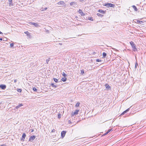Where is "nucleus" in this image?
Listing matches in <instances>:
<instances>
[{"instance_id": "obj_41", "label": "nucleus", "mask_w": 146, "mask_h": 146, "mask_svg": "<svg viewBox=\"0 0 146 146\" xmlns=\"http://www.w3.org/2000/svg\"><path fill=\"white\" fill-rule=\"evenodd\" d=\"M33 131H34L33 129H31V132H33Z\"/></svg>"}, {"instance_id": "obj_45", "label": "nucleus", "mask_w": 146, "mask_h": 146, "mask_svg": "<svg viewBox=\"0 0 146 146\" xmlns=\"http://www.w3.org/2000/svg\"><path fill=\"white\" fill-rule=\"evenodd\" d=\"M1 104V103H0V104Z\"/></svg>"}, {"instance_id": "obj_5", "label": "nucleus", "mask_w": 146, "mask_h": 146, "mask_svg": "<svg viewBox=\"0 0 146 146\" xmlns=\"http://www.w3.org/2000/svg\"><path fill=\"white\" fill-rule=\"evenodd\" d=\"M66 132L65 131H62L61 133V136L62 138L64 137L65 135Z\"/></svg>"}, {"instance_id": "obj_8", "label": "nucleus", "mask_w": 146, "mask_h": 146, "mask_svg": "<svg viewBox=\"0 0 146 146\" xmlns=\"http://www.w3.org/2000/svg\"><path fill=\"white\" fill-rule=\"evenodd\" d=\"M0 88L3 90H4L6 88V86L5 85H0Z\"/></svg>"}, {"instance_id": "obj_40", "label": "nucleus", "mask_w": 146, "mask_h": 146, "mask_svg": "<svg viewBox=\"0 0 146 146\" xmlns=\"http://www.w3.org/2000/svg\"><path fill=\"white\" fill-rule=\"evenodd\" d=\"M3 39V38H0V40H2Z\"/></svg>"}, {"instance_id": "obj_14", "label": "nucleus", "mask_w": 146, "mask_h": 146, "mask_svg": "<svg viewBox=\"0 0 146 146\" xmlns=\"http://www.w3.org/2000/svg\"><path fill=\"white\" fill-rule=\"evenodd\" d=\"M132 7L133 8L135 11H138L135 5H133L132 6Z\"/></svg>"}, {"instance_id": "obj_4", "label": "nucleus", "mask_w": 146, "mask_h": 146, "mask_svg": "<svg viewBox=\"0 0 146 146\" xmlns=\"http://www.w3.org/2000/svg\"><path fill=\"white\" fill-rule=\"evenodd\" d=\"M70 5L71 6H72V5L74 6V7H76L77 6V2H72L70 3Z\"/></svg>"}, {"instance_id": "obj_36", "label": "nucleus", "mask_w": 146, "mask_h": 146, "mask_svg": "<svg viewBox=\"0 0 146 146\" xmlns=\"http://www.w3.org/2000/svg\"><path fill=\"white\" fill-rule=\"evenodd\" d=\"M55 131V130L54 129H53L52 130L51 132L52 133L54 132Z\"/></svg>"}, {"instance_id": "obj_12", "label": "nucleus", "mask_w": 146, "mask_h": 146, "mask_svg": "<svg viewBox=\"0 0 146 146\" xmlns=\"http://www.w3.org/2000/svg\"><path fill=\"white\" fill-rule=\"evenodd\" d=\"M129 110V108L127 109L126 110L124 111L121 114V115H122L127 113V112H128Z\"/></svg>"}, {"instance_id": "obj_30", "label": "nucleus", "mask_w": 146, "mask_h": 146, "mask_svg": "<svg viewBox=\"0 0 146 146\" xmlns=\"http://www.w3.org/2000/svg\"><path fill=\"white\" fill-rule=\"evenodd\" d=\"M33 89L34 91H36L37 90V89L35 87H33Z\"/></svg>"}, {"instance_id": "obj_10", "label": "nucleus", "mask_w": 146, "mask_h": 146, "mask_svg": "<svg viewBox=\"0 0 146 146\" xmlns=\"http://www.w3.org/2000/svg\"><path fill=\"white\" fill-rule=\"evenodd\" d=\"M79 110H76L75 111V112H74L73 114H72V116H73L75 115H77L78 113Z\"/></svg>"}, {"instance_id": "obj_43", "label": "nucleus", "mask_w": 146, "mask_h": 146, "mask_svg": "<svg viewBox=\"0 0 146 146\" xmlns=\"http://www.w3.org/2000/svg\"><path fill=\"white\" fill-rule=\"evenodd\" d=\"M0 34H3V33H2L0 31Z\"/></svg>"}, {"instance_id": "obj_26", "label": "nucleus", "mask_w": 146, "mask_h": 146, "mask_svg": "<svg viewBox=\"0 0 146 146\" xmlns=\"http://www.w3.org/2000/svg\"><path fill=\"white\" fill-rule=\"evenodd\" d=\"M80 103H79V102H78V103H77L76 105V107H78L79 106V105H80Z\"/></svg>"}, {"instance_id": "obj_17", "label": "nucleus", "mask_w": 146, "mask_h": 146, "mask_svg": "<svg viewBox=\"0 0 146 146\" xmlns=\"http://www.w3.org/2000/svg\"><path fill=\"white\" fill-rule=\"evenodd\" d=\"M79 13L80 14L82 15H84V13H83L82 11L80 9L79 10Z\"/></svg>"}, {"instance_id": "obj_42", "label": "nucleus", "mask_w": 146, "mask_h": 146, "mask_svg": "<svg viewBox=\"0 0 146 146\" xmlns=\"http://www.w3.org/2000/svg\"><path fill=\"white\" fill-rule=\"evenodd\" d=\"M90 20H92V21L93 20L92 19V18H91L90 19Z\"/></svg>"}, {"instance_id": "obj_28", "label": "nucleus", "mask_w": 146, "mask_h": 146, "mask_svg": "<svg viewBox=\"0 0 146 146\" xmlns=\"http://www.w3.org/2000/svg\"><path fill=\"white\" fill-rule=\"evenodd\" d=\"M13 46H14V43H12L10 44V46L11 47H13Z\"/></svg>"}, {"instance_id": "obj_27", "label": "nucleus", "mask_w": 146, "mask_h": 146, "mask_svg": "<svg viewBox=\"0 0 146 146\" xmlns=\"http://www.w3.org/2000/svg\"><path fill=\"white\" fill-rule=\"evenodd\" d=\"M62 75L64 77H65L67 76V75L64 72L62 73Z\"/></svg>"}, {"instance_id": "obj_29", "label": "nucleus", "mask_w": 146, "mask_h": 146, "mask_svg": "<svg viewBox=\"0 0 146 146\" xmlns=\"http://www.w3.org/2000/svg\"><path fill=\"white\" fill-rule=\"evenodd\" d=\"M81 74H84V70L83 69L82 70H81Z\"/></svg>"}, {"instance_id": "obj_7", "label": "nucleus", "mask_w": 146, "mask_h": 146, "mask_svg": "<svg viewBox=\"0 0 146 146\" xmlns=\"http://www.w3.org/2000/svg\"><path fill=\"white\" fill-rule=\"evenodd\" d=\"M65 3L64 1H60L58 2L57 4L58 5H65Z\"/></svg>"}, {"instance_id": "obj_35", "label": "nucleus", "mask_w": 146, "mask_h": 146, "mask_svg": "<svg viewBox=\"0 0 146 146\" xmlns=\"http://www.w3.org/2000/svg\"><path fill=\"white\" fill-rule=\"evenodd\" d=\"M47 9V7H45V8H44V9H42V11H45Z\"/></svg>"}, {"instance_id": "obj_15", "label": "nucleus", "mask_w": 146, "mask_h": 146, "mask_svg": "<svg viewBox=\"0 0 146 146\" xmlns=\"http://www.w3.org/2000/svg\"><path fill=\"white\" fill-rule=\"evenodd\" d=\"M23 106V105L22 104H19V105H18L17 106H16L15 107V108L17 109L19 108L20 107L22 106Z\"/></svg>"}, {"instance_id": "obj_6", "label": "nucleus", "mask_w": 146, "mask_h": 146, "mask_svg": "<svg viewBox=\"0 0 146 146\" xmlns=\"http://www.w3.org/2000/svg\"><path fill=\"white\" fill-rule=\"evenodd\" d=\"M26 136V134L25 133H23V134L22 138H21V140H22L23 141H24Z\"/></svg>"}, {"instance_id": "obj_16", "label": "nucleus", "mask_w": 146, "mask_h": 146, "mask_svg": "<svg viewBox=\"0 0 146 146\" xmlns=\"http://www.w3.org/2000/svg\"><path fill=\"white\" fill-rule=\"evenodd\" d=\"M105 87H106V88L108 90L109 89V88H110V86L108 85V84H106L105 85Z\"/></svg>"}, {"instance_id": "obj_1", "label": "nucleus", "mask_w": 146, "mask_h": 146, "mask_svg": "<svg viewBox=\"0 0 146 146\" xmlns=\"http://www.w3.org/2000/svg\"><path fill=\"white\" fill-rule=\"evenodd\" d=\"M130 43L131 46L132 48L133 49V50L134 51L136 50H137V49L136 48L134 42L132 41H131L130 42Z\"/></svg>"}, {"instance_id": "obj_39", "label": "nucleus", "mask_w": 146, "mask_h": 146, "mask_svg": "<svg viewBox=\"0 0 146 146\" xmlns=\"http://www.w3.org/2000/svg\"><path fill=\"white\" fill-rule=\"evenodd\" d=\"M0 146H6V145L5 144H3L1 145Z\"/></svg>"}, {"instance_id": "obj_11", "label": "nucleus", "mask_w": 146, "mask_h": 146, "mask_svg": "<svg viewBox=\"0 0 146 146\" xmlns=\"http://www.w3.org/2000/svg\"><path fill=\"white\" fill-rule=\"evenodd\" d=\"M31 23L32 25L35 26L36 27H37L39 26L37 23Z\"/></svg>"}, {"instance_id": "obj_9", "label": "nucleus", "mask_w": 146, "mask_h": 146, "mask_svg": "<svg viewBox=\"0 0 146 146\" xmlns=\"http://www.w3.org/2000/svg\"><path fill=\"white\" fill-rule=\"evenodd\" d=\"M9 2V6H13V1L12 0H9L8 1Z\"/></svg>"}, {"instance_id": "obj_20", "label": "nucleus", "mask_w": 146, "mask_h": 146, "mask_svg": "<svg viewBox=\"0 0 146 146\" xmlns=\"http://www.w3.org/2000/svg\"><path fill=\"white\" fill-rule=\"evenodd\" d=\"M137 23H139L141 24H143V22L141 21H140L139 20H137Z\"/></svg>"}, {"instance_id": "obj_34", "label": "nucleus", "mask_w": 146, "mask_h": 146, "mask_svg": "<svg viewBox=\"0 0 146 146\" xmlns=\"http://www.w3.org/2000/svg\"><path fill=\"white\" fill-rule=\"evenodd\" d=\"M137 66H138V64L137 63V62H136L135 64V68H137Z\"/></svg>"}, {"instance_id": "obj_31", "label": "nucleus", "mask_w": 146, "mask_h": 146, "mask_svg": "<svg viewBox=\"0 0 146 146\" xmlns=\"http://www.w3.org/2000/svg\"><path fill=\"white\" fill-rule=\"evenodd\" d=\"M60 117H61V115H60V114H59L58 115V118L59 119V118H60Z\"/></svg>"}, {"instance_id": "obj_3", "label": "nucleus", "mask_w": 146, "mask_h": 146, "mask_svg": "<svg viewBox=\"0 0 146 146\" xmlns=\"http://www.w3.org/2000/svg\"><path fill=\"white\" fill-rule=\"evenodd\" d=\"M35 138V136L34 135L31 136H30L29 139V141H33L34 140Z\"/></svg>"}, {"instance_id": "obj_32", "label": "nucleus", "mask_w": 146, "mask_h": 146, "mask_svg": "<svg viewBox=\"0 0 146 146\" xmlns=\"http://www.w3.org/2000/svg\"><path fill=\"white\" fill-rule=\"evenodd\" d=\"M22 90L21 89H19L17 90V91L19 92H21Z\"/></svg>"}, {"instance_id": "obj_33", "label": "nucleus", "mask_w": 146, "mask_h": 146, "mask_svg": "<svg viewBox=\"0 0 146 146\" xmlns=\"http://www.w3.org/2000/svg\"><path fill=\"white\" fill-rule=\"evenodd\" d=\"M96 62H100L101 61V60H100L99 59H97L96 60Z\"/></svg>"}, {"instance_id": "obj_24", "label": "nucleus", "mask_w": 146, "mask_h": 146, "mask_svg": "<svg viewBox=\"0 0 146 146\" xmlns=\"http://www.w3.org/2000/svg\"><path fill=\"white\" fill-rule=\"evenodd\" d=\"M51 85L53 87H55V88H56V87H57V86L56 85H54V84L53 83H52L51 84Z\"/></svg>"}, {"instance_id": "obj_44", "label": "nucleus", "mask_w": 146, "mask_h": 146, "mask_svg": "<svg viewBox=\"0 0 146 146\" xmlns=\"http://www.w3.org/2000/svg\"><path fill=\"white\" fill-rule=\"evenodd\" d=\"M80 1H83V0H80Z\"/></svg>"}, {"instance_id": "obj_18", "label": "nucleus", "mask_w": 146, "mask_h": 146, "mask_svg": "<svg viewBox=\"0 0 146 146\" xmlns=\"http://www.w3.org/2000/svg\"><path fill=\"white\" fill-rule=\"evenodd\" d=\"M111 129H109L105 133H104V135H106L109 132H110L111 131Z\"/></svg>"}, {"instance_id": "obj_38", "label": "nucleus", "mask_w": 146, "mask_h": 146, "mask_svg": "<svg viewBox=\"0 0 146 146\" xmlns=\"http://www.w3.org/2000/svg\"><path fill=\"white\" fill-rule=\"evenodd\" d=\"M17 79H15L14 80V82L15 83H16L17 81Z\"/></svg>"}, {"instance_id": "obj_25", "label": "nucleus", "mask_w": 146, "mask_h": 146, "mask_svg": "<svg viewBox=\"0 0 146 146\" xmlns=\"http://www.w3.org/2000/svg\"><path fill=\"white\" fill-rule=\"evenodd\" d=\"M97 15L98 16L101 17H102L103 16V15L99 13H97Z\"/></svg>"}, {"instance_id": "obj_2", "label": "nucleus", "mask_w": 146, "mask_h": 146, "mask_svg": "<svg viewBox=\"0 0 146 146\" xmlns=\"http://www.w3.org/2000/svg\"><path fill=\"white\" fill-rule=\"evenodd\" d=\"M104 5L108 7H114L115 6V5L110 3H108L106 4H105Z\"/></svg>"}, {"instance_id": "obj_19", "label": "nucleus", "mask_w": 146, "mask_h": 146, "mask_svg": "<svg viewBox=\"0 0 146 146\" xmlns=\"http://www.w3.org/2000/svg\"><path fill=\"white\" fill-rule=\"evenodd\" d=\"M61 80L62 81H63L64 82H65L66 81V78L65 77H63V78H62V79H61Z\"/></svg>"}, {"instance_id": "obj_21", "label": "nucleus", "mask_w": 146, "mask_h": 146, "mask_svg": "<svg viewBox=\"0 0 146 146\" xmlns=\"http://www.w3.org/2000/svg\"><path fill=\"white\" fill-rule=\"evenodd\" d=\"M106 53L105 52H103L102 54V56L104 58H105L106 56Z\"/></svg>"}, {"instance_id": "obj_22", "label": "nucleus", "mask_w": 146, "mask_h": 146, "mask_svg": "<svg viewBox=\"0 0 146 146\" xmlns=\"http://www.w3.org/2000/svg\"><path fill=\"white\" fill-rule=\"evenodd\" d=\"M54 80V82H56L57 83L58 82V80L56 78H53Z\"/></svg>"}, {"instance_id": "obj_23", "label": "nucleus", "mask_w": 146, "mask_h": 146, "mask_svg": "<svg viewBox=\"0 0 146 146\" xmlns=\"http://www.w3.org/2000/svg\"><path fill=\"white\" fill-rule=\"evenodd\" d=\"M50 58H49L46 60V62L47 64H48L49 61H50Z\"/></svg>"}, {"instance_id": "obj_13", "label": "nucleus", "mask_w": 146, "mask_h": 146, "mask_svg": "<svg viewBox=\"0 0 146 146\" xmlns=\"http://www.w3.org/2000/svg\"><path fill=\"white\" fill-rule=\"evenodd\" d=\"M98 11L101 13L104 14L106 12L102 9H99Z\"/></svg>"}, {"instance_id": "obj_37", "label": "nucleus", "mask_w": 146, "mask_h": 146, "mask_svg": "<svg viewBox=\"0 0 146 146\" xmlns=\"http://www.w3.org/2000/svg\"><path fill=\"white\" fill-rule=\"evenodd\" d=\"M25 33H27V35H28V34H29V33L28 31H27L26 32H25Z\"/></svg>"}]
</instances>
